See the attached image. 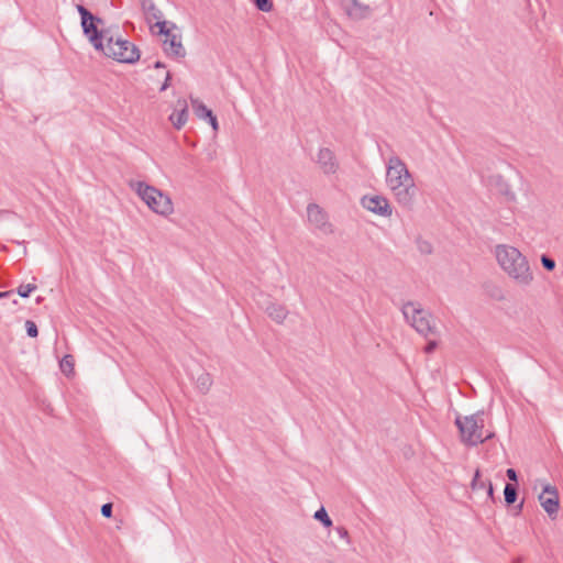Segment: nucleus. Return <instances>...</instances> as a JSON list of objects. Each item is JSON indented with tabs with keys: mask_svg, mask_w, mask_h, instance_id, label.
<instances>
[{
	"mask_svg": "<svg viewBox=\"0 0 563 563\" xmlns=\"http://www.w3.org/2000/svg\"><path fill=\"white\" fill-rule=\"evenodd\" d=\"M155 26L158 27V33L165 36L163 43L164 52L168 56L176 58L185 57L186 49L183 46L181 36L173 33L170 29H167V23H155Z\"/></svg>",
	"mask_w": 563,
	"mask_h": 563,
	"instance_id": "6e6552de",
	"label": "nucleus"
},
{
	"mask_svg": "<svg viewBox=\"0 0 563 563\" xmlns=\"http://www.w3.org/2000/svg\"><path fill=\"white\" fill-rule=\"evenodd\" d=\"M268 317L277 323H283L288 316V310L284 305L272 302L266 307Z\"/></svg>",
	"mask_w": 563,
	"mask_h": 563,
	"instance_id": "2eb2a0df",
	"label": "nucleus"
},
{
	"mask_svg": "<svg viewBox=\"0 0 563 563\" xmlns=\"http://www.w3.org/2000/svg\"><path fill=\"white\" fill-rule=\"evenodd\" d=\"M107 44H103V49H100L107 57L113 58L120 63L133 64L140 59L139 48L121 37L113 38L112 35H108L104 40Z\"/></svg>",
	"mask_w": 563,
	"mask_h": 563,
	"instance_id": "423d86ee",
	"label": "nucleus"
},
{
	"mask_svg": "<svg viewBox=\"0 0 563 563\" xmlns=\"http://www.w3.org/2000/svg\"><path fill=\"white\" fill-rule=\"evenodd\" d=\"M76 9L80 14L84 34L89 38V42L96 49H103V42L106 38H108L110 32L108 30L98 29V24H101L102 20L93 15L82 4H77Z\"/></svg>",
	"mask_w": 563,
	"mask_h": 563,
	"instance_id": "0eeeda50",
	"label": "nucleus"
},
{
	"mask_svg": "<svg viewBox=\"0 0 563 563\" xmlns=\"http://www.w3.org/2000/svg\"><path fill=\"white\" fill-rule=\"evenodd\" d=\"M154 67H155V68H164V67H165V65H164L162 62H156V63L154 64Z\"/></svg>",
	"mask_w": 563,
	"mask_h": 563,
	"instance_id": "c9c22d12",
	"label": "nucleus"
},
{
	"mask_svg": "<svg viewBox=\"0 0 563 563\" xmlns=\"http://www.w3.org/2000/svg\"><path fill=\"white\" fill-rule=\"evenodd\" d=\"M313 518L320 521L325 528L332 526V520L323 507H321L319 510L314 512Z\"/></svg>",
	"mask_w": 563,
	"mask_h": 563,
	"instance_id": "412c9836",
	"label": "nucleus"
},
{
	"mask_svg": "<svg viewBox=\"0 0 563 563\" xmlns=\"http://www.w3.org/2000/svg\"><path fill=\"white\" fill-rule=\"evenodd\" d=\"M428 342H427V345L424 346V352L426 353H432L437 346H438V341H439V338H440V331L439 330H435V333L430 335V336H423Z\"/></svg>",
	"mask_w": 563,
	"mask_h": 563,
	"instance_id": "aec40b11",
	"label": "nucleus"
},
{
	"mask_svg": "<svg viewBox=\"0 0 563 563\" xmlns=\"http://www.w3.org/2000/svg\"><path fill=\"white\" fill-rule=\"evenodd\" d=\"M504 496L507 505L514 504L517 499V487L512 484H506Z\"/></svg>",
	"mask_w": 563,
	"mask_h": 563,
	"instance_id": "6ab92c4d",
	"label": "nucleus"
},
{
	"mask_svg": "<svg viewBox=\"0 0 563 563\" xmlns=\"http://www.w3.org/2000/svg\"><path fill=\"white\" fill-rule=\"evenodd\" d=\"M307 218L313 229L321 234L329 235L334 232L332 223L329 221L327 212L317 203H309L307 207Z\"/></svg>",
	"mask_w": 563,
	"mask_h": 563,
	"instance_id": "1a4fd4ad",
	"label": "nucleus"
},
{
	"mask_svg": "<svg viewBox=\"0 0 563 563\" xmlns=\"http://www.w3.org/2000/svg\"><path fill=\"white\" fill-rule=\"evenodd\" d=\"M317 163L321 170L327 174H334L339 168V163L334 153L327 147L320 148L317 155Z\"/></svg>",
	"mask_w": 563,
	"mask_h": 563,
	"instance_id": "f8f14e48",
	"label": "nucleus"
},
{
	"mask_svg": "<svg viewBox=\"0 0 563 563\" xmlns=\"http://www.w3.org/2000/svg\"><path fill=\"white\" fill-rule=\"evenodd\" d=\"M401 311L406 321L422 336H430L439 330L432 314L422 309L420 303L408 301L402 306Z\"/></svg>",
	"mask_w": 563,
	"mask_h": 563,
	"instance_id": "39448f33",
	"label": "nucleus"
},
{
	"mask_svg": "<svg viewBox=\"0 0 563 563\" xmlns=\"http://www.w3.org/2000/svg\"><path fill=\"white\" fill-rule=\"evenodd\" d=\"M541 263L543 265V267L547 269V271H553L554 267H555V262L554 260H552L551 257L547 256V255H542L541 257Z\"/></svg>",
	"mask_w": 563,
	"mask_h": 563,
	"instance_id": "bb28decb",
	"label": "nucleus"
},
{
	"mask_svg": "<svg viewBox=\"0 0 563 563\" xmlns=\"http://www.w3.org/2000/svg\"><path fill=\"white\" fill-rule=\"evenodd\" d=\"M361 205L366 210L380 217H390L393 214V208L388 199L380 195L364 196Z\"/></svg>",
	"mask_w": 563,
	"mask_h": 563,
	"instance_id": "9d476101",
	"label": "nucleus"
},
{
	"mask_svg": "<svg viewBox=\"0 0 563 563\" xmlns=\"http://www.w3.org/2000/svg\"><path fill=\"white\" fill-rule=\"evenodd\" d=\"M255 7L262 12H269L273 9L272 0H253Z\"/></svg>",
	"mask_w": 563,
	"mask_h": 563,
	"instance_id": "b1692460",
	"label": "nucleus"
},
{
	"mask_svg": "<svg viewBox=\"0 0 563 563\" xmlns=\"http://www.w3.org/2000/svg\"><path fill=\"white\" fill-rule=\"evenodd\" d=\"M74 365L75 362L71 355H65L59 362V368L66 376H70L74 373Z\"/></svg>",
	"mask_w": 563,
	"mask_h": 563,
	"instance_id": "a211bd4d",
	"label": "nucleus"
},
{
	"mask_svg": "<svg viewBox=\"0 0 563 563\" xmlns=\"http://www.w3.org/2000/svg\"><path fill=\"white\" fill-rule=\"evenodd\" d=\"M385 184L394 199L404 208L410 209L416 198V184L406 163L396 154L386 159Z\"/></svg>",
	"mask_w": 563,
	"mask_h": 563,
	"instance_id": "f257e3e1",
	"label": "nucleus"
},
{
	"mask_svg": "<svg viewBox=\"0 0 563 563\" xmlns=\"http://www.w3.org/2000/svg\"><path fill=\"white\" fill-rule=\"evenodd\" d=\"M486 487H487V494L489 497H493V494H494V488H493V485H492V482H488L486 484Z\"/></svg>",
	"mask_w": 563,
	"mask_h": 563,
	"instance_id": "72a5a7b5",
	"label": "nucleus"
},
{
	"mask_svg": "<svg viewBox=\"0 0 563 563\" xmlns=\"http://www.w3.org/2000/svg\"><path fill=\"white\" fill-rule=\"evenodd\" d=\"M506 475L512 482H517V479H518L517 472L514 468H508L506 472Z\"/></svg>",
	"mask_w": 563,
	"mask_h": 563,
	"instance_id": "2f4dec72",
	"label": "nucleus"
},
{
	"mask_svg": "<svg viewBox=\"0 0 563 563\" xmlns=\"http://www.w3.org/2000/svg\"><path fill=\"white\" fill-rule=\"evenodd\" d=\"M472 489H483V488H486V483L481 481V473H479V470H477L474 474V477L472 479Z\"/></svg>",
	"mask_w": 563,
	"mask_h": 563,
	"instance_id": "393cba45",
	"label": "nucleus"
},
{
	"mask_svg": "<svg viewBox=\"0 0 563 563\" xmlns=\"http://www.w3.org/2000/svg\"><path fill=\"white\" fill-rule=\"evenodd\" d=\"M347 14L354 19H362L366 16L368 8L358 3L357 0H351V5L346 8Z\"/></svg>",
	"mask_w": 563,
	"mask_h": 563,
	"instance_id": "dca6fc26",
	"label": "nucleus"
},
{
	"mask_svg": "<svg viewBox=\"0 0 563 563\" xmlns=\"http://www.w3.org/2000/svg\"><path fill=\"white\" fill-rule=\"evenodd\" d=\"M188 120V106L185 99H178L176 107L169 115V121L175 129L180 130Z\"/></svg>",
	"mask_w": 563,
	"mask_h": 563,
	"instance_id": "ddd939ff",
	"label": "nucleus"
},
{
	"mask_svg": "<svg viewBox=\"0 0 563 563\" xmlns=\"http://www.w3.org/2000/svg\"><path fill=\"white\" fill-rule=\"evenodd\" d=\"M101 515L106 518H110L112 516V504L107 503L101 507Z\"/></svg>",
	"mask_w": 563,
	"mask_h": 563,
	"instance_id": "c85d7f7f",
	"label": "nucleus"
},
{
	"mask_svg": "<svg viewBox=\"0 0 563 563\" xmlns=\"http://www.w3.org/2000/svg\"><path fill=\"white\" fill-rule=\"evenodd\" d=\"M455 424L459 428L462 442L470 446L483 443L494 437L493 432L484 430V417L481 413L457 417Z\"/></svg>",
	"mask_w": 563,
	"mask_h": 563,
	"instance_id": "20e7f679",
	"label": "nucleus"
},
{
	"mask_svg": "<svg viewBox=\"0 0 563 563\" xmlns=\"http://www.w3.org/2000/svg\"><path fill=\"white\" fill-rule=\"evenodd\" d=\"M192 108L195 111V114L202 120H207L209 117H211L212 111L208 109L202 102H200L198 99L191 98Z\"/></svg>",
	"mask_w": 563,
	"mask_h": 563,
	"instance_id": "f3484780",
	"label": "nucleus"
},
{
	"mask_svg": "<svg viewBox=\"0 0 563 563\" xmlns=\"http://www.w3.org/2000/svg\"><path fill=\"white\" fill-rule=\"evenodd\" d=\"M417 247L419 252L424 255L431 254L433 250L432 244L429 241L422 239L417 240Z\"/></svg>",
	"mask_w": 563,
	"mask_h": 563,
	"instance_id": "4be33fe9",
	"label": "nucleus"
},
{
	"mask_svg": "<svg viewBox=\"0 0 563 563\" xmlns=\"http://www.w3.org/2000/svg\"><path fill=\"white\" fill-rule=\"evenodd\" d=\"M36 289V285L34 284H23V285H20L18 287V294L23 297V298H26L30 296V294L32 291H34Z\"/></svg>",
	"mask_w": 563,
	"mask_h": 563,
	"instance_id": "5701e85b",
	"label": "nucleus"
},
{
	"mask_svg": "<svg viewBox=\"0 0 563 563\" xmlns=\"http://www.w3.org/2000/svg\"><path fill=\"white\" fill-rule=\"evenodd\" d=\"M25 329H26V333L29 336H31V338L37 336V334H38L37 327L33 321L27 320L25 322Z\"/></svg>",
	"mask_w": 563,
	"mask_h": 563,
	"instance_id": "a878e982",
	"label": "nucleus"
},
{
	"mask_svg": "<svg viewBox=\"0 0 563 563\" xmlns=\"http://www.w3.org/2000/svg\"><path fill=\"white\" fill-rule=\"evenodd\" d=\"M11 295V291H0V298H5Z\"/></svg>",
	"mask_w": 563,
	"mask_h": 563,
	"instance_id": "f704fd0d",
	"label": "nucleus"
},
{
	"mask_svg": "<svg viewBox=\"0 0 563 563\" xmlns=\"http://www.w3.org/2000/svg\"><path fill=\"white\" fill-rule=\"evenodd\" d=\"M207 120H208V121H209V123L211 124L212 129H213L214 131H217V130H218V121H217V118L213 115V113H212V114H211V117H209Z\"/></svg>",
	"mask_w": 563,
	"mask_h": 563,
	"instance_id": "473e14b6",
	"label": "nucleus"
},
{
	"mask_svg": "<svg viewBox=\"0 0 563 563\" xmlns=\"http://www.w3.org/2000/svg\"><path fill=\"white\" fill-rule=\"evenodd\" d=\"M172 75L169 71L166 73L165 80L161 86L159 90L165 91L170 86Z\"/></svg>",
	"mask_w": 563,
	"mask_h": 563,
	"instance_id": "7c9ffc66",
	"label": "nucleus"
},
{
	"mask_svg": "<svg viewBox=\"0 0 563 563\" xmlns=\"http://www.w3.org/2000/svg\"><path fill=\"white\" fill-rule=\"evenodd\" d=\"M496 258L504 272L519 286L527 287L533 282V272L526 256L510 245L500 244L495 250Z\"/></svg>",
	"mask_w": 563,
	"mask_h": 563,
	"instance_id": "f03ea898",
	"label": "nucleus"
},
{
	"mask_svg": "<svg viewBox=\"0 0 563 563\" xmlns=\"http://www.w3.org/2000/svg\"><path fill=\"white\" fill-rule=\"evenodd\" d=\"M140 2L147 22L155 20L156 23H167L163 20V12L155 5L152 0H140Z\"/></svg>",
	"mask_w": 563,
	"mask_h": 563,
	"instance_id": "4468645a",
	"label": "nucleus"
},
{
	"mask_svg": "<svg viewBox=\"0 0 563 563\" xmlns=\"http://www.w3.org/2000/svg\"><path fill=\"white\" fill-rule=\"evenodd\" d=\"M539 501L549 516L556 515L559 510V496L555 487L545 485L539 495Z\"/></svg>",
	"mask_w": 563,
	"mask_h": 563,
	"instance_id": "9b49d317",
	"label": "nucleus"
},
{
	"mask_svg": "<svg viewBox=\"0 0 563 563\" xmlns=\"http://www.w3.org/2000/svg\"><path fill=\"white\" fill-rule=\"evenodd\" d=\"M335 532L338 533V536L345 540L346 543H350L351 540H350V536H349V531L346 530V528L342 527V526H339L335 528Z\"/></svg>",
	"mask_w": 563,
	"mask_h": 563,
	"instance_id": "cd10ccee",
	"label": "nucleus"
},
{
	"mask_svg": "<svg viewBox=\"0 0 563 563\" xmlns=\"http://www.w3.org/2000/svg\"><path fill=\"white\" fill-rule=\"evenodd\" d=\"M131 188L153 212L163 217H167L174 212V205L170 197L162 190L144 181L131 183Z\"/></svg>",
	"mask_w": 563,
	"mask_h": 563,
	"instance_id": "7ed1b4c3",
	"label": "nucleus"
},
{
	"mask_svg": "<svg viewBox=\"0 0 563 563\" xmlns=\"http://www.w3.org/2000/svg\"><path fill=\"white\" fill-rule=\"evenodd\" d=\"M503 194L508 198L509 201H514L516 199L515 194L510 190L507 184H504Z\"/></svg>",
	"mask_w": 563,
	"mask_h": 563,
	"instance_id": "c756f323",
	"label": "nucleus"
}]
</instances>
